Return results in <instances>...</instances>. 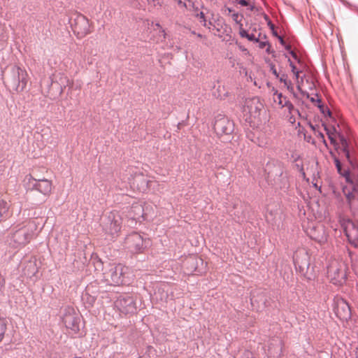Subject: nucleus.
I'll list each match as a JSON object with an SVG mask.
<instances>
[{
	"label": "nucleus",
	"instance_id": "1",
	"mask_svg": "<svg viewBox=\"0 0 358 358\" xmlns=\"http://www.w3.org/2000/svg\"><path fill=\"white\" fill-rule=\"evenodd\" d=\"M36 229V224L34 221L29 220L26 224H17L13 227V231L8 237L9 245L14 248L25 245L33 238Z\"/></svg>",
	"mask_w": 358,
	"mask_h": 358
},
{
	"label": "nucleus",
	"instance_id": "2",
	"mask_svg": "<svg viewBox=\"0 0 358 358\" xmlns=\"http://www.w3.org/2000/svg\"><path fill=\"white\" fill-rule=\"evenodd\" d=\"M150 240L144 239L138 232H133L125 238V245L131 253H142L149 245Z\"/></svg>",
	"mask_w": 358,
	"mask_h": 358
},
{
	"label": "nucleus",
	"instance_id": "3",
	"mask_svg": "<svg viewBox=\"0 0 358 358\" xmlns=\"http://www.w3.org/2000/svg\"><path fill=\"white\" fill-rule=\"evenodd\" d=\"M28 75L24 69L15 66L11 69V77L9 81L10 86L16 92L23 91L27 84Z\"/></svg>",
	"mask_w": 358,
	"mask_h": 358
},
{
	"label": "nucleus",
	"instance_id": "4",
	"mask_svg": "<svg viewBox=\"0 0 358 358\" xmlns=\"http://www.w3.org/2000/svg\"><path fill=\"white\" fill-rule=\"evenodd\" d=\"M69 23L74 34L78 38H83L90 33V23L87 18L81 14L71 17Z\"/></svg>",
	"mask_w": 358,
	"mask_h": 358
},
{
	"label": "nucleus",
	"instance_id": "5",
	"mask_svg": "<svg viewBox=\"0 0 358 358\" xmlns=\"http://www.w3.org/2000/svg\"><path fill=\"white\" fill-rule=\"evenodd\" d=\"M101 226L106 234L114 236L120 231L121 218L118 215L110 212L102 219Z\"/></svg>",
	"mask_w": 358,
	"mask_h": 358
},
{
	"label": "nucleus",
	"instance_id": "6",
	"mask_svg": "<svg viewBox=\"0 0 358 358\" xmlns=\"http://www.w3.org/2000/svg\"><path fill=\"white\" fill-rule=\"evenodd\" d=\"M28 189L30 190H36L44 196L48 195L52 190V183L47 179H35L31 175L27 176Z\"/></svg>",
	"mask_w": 358,
	"mask_h": 358
},
{
	"label": "nucleus",
	"instance_id": "7",
	"mask_svg": "<svg viewBox=\"0 0 358 358\" xmlns=\"http://www.w3.org/2000/svg\"><path fill=\"white\" fill-rule=\"evenodd\" d=\"M213 127L217 135H229L233 132L234 124L228 117L219 114L215 118Z\"/></svg>",
	"mask_w": 358,
	"mask_h": 358
},
{
	"label": "nucleus",
	"instance_id": "8",
	"mask_svg": "<svg viewBox=\"0 0 358 358\" xmlns=\"http://www.w3.org/2000/svg\"><path fill=\"white\" fill-rule=\"evenodd\" d=\"M115 306L124 314H134L137 310L136 301L128 295L119 296L115 301Z\"/></svg>",
	"mask_w": 358,
	"mask_h": 358
},
{
	"label": "nucleus",
	"instance_id": "9",
	"mask_svg": "<svg viewBox=\"0 0 358 358\" xmlns=\"http://www.w3.org/2000/svg\"><path fill=\"white\" fill-rule=\"evenodd\" d=\"M270 299V296H268L267 293L261 289L251 293L250 301L252 306L257 304L259 307H260V305L264 308L268 307L271 306Z\"/></svg>",
	"mask_w": 358,
	"mask_h": 358
},
{
	"label": "nucleus",
	"instance_id": "10",
	"mask_svg": "<svg viewBox=\"0 0 358 358\" xmlns=\"http://www.w3.org/2000/svg\"><path fill=\"white\" fill-rule=\"evenodd\" d=\"M124 269L125 268L121 264L112 266L110 268L108 277L110 278L111 284L120 285L124 282Z\"/></svg>",
	"mask_w": 358,
	"mask_h": 358
},
{
	"label": "nucleus",
	"instance_id": "11",
	"mask_svg": "<svg viewBox=\"0 0 358 358\" xmlns=\"http://www.w3.org/2000/svg\"><path fill=\"white\" fill-rule=\"evenodd\" d=\"M283 173L284 169L282 165L277 164L273 166L272 169L268 171V178L272 179L275 184L278 185L282 183L285 180V178L283 176Z\"/></svg>",
	"mask_w": 358,
	"mask_h": 358
},
{
	"label": "nucleus",
	"instance_id": "12",
	"mask_svg": "<svg viewBox=\"0 0 358 358\" xmlns=\"http://www.w3.org/2000/svg\"><path fill=\"white\" fill-rule=\"evenodd\" d=\"M310 238L320 244H323L327 241V234L323 227H313L308 232Z\"/></svg>",
	"mask_w": 358,
	"mask_h": 358
},
{
	"label": "nucleus",
	"instance_id": "13",
	"mask_svg": "<svg viewBox=\"0 0 358 358\" xmlns=\"http://www.w3.org/2000/svg\"><path fill=\"white\" fill-rule=\"evenodd\" d=\"M262 104L257 99L246 101L244 106V112L250 114V117H256L259 115Z\"/></svg>",
	"mask_w": 358,
	"mask_h": 358
},
{
	"label": "nucleus",
	"instance_id": "14",
	"mask_svg": "<svg viewBox=\"0 0 358 358\" xmlns=\"http://www.w3.org/2000/svg\"><path fill=\"white\" fill-rule=\"evenodd\" d=\"M336 314L342 320H348L351 317V310L346 301H341L338 303Z\"/></svg>",
	"mask_w": 358,
	"mask_h": 358
},
{
	"label": "nucleus",
	"instance_id": "15",
	"mask_svg": "<svg viewBox=\"0 0 358 358\" xmlns=\"http://www.w3.org/2000/svg\"><path fill=\"white\" fill-rule=\"evenodd\" d=\"M143 208L141 204H133L129 211V217L138 222H141V218H143Z\"/></svg>",
	"mask_w": 358,
	"mask_h": 358
},
{
	"label": "nucleus",
	"instance_id": "16",
	"mask_svg": "<svg viewBox=\"0 0 358 358\" xmlns=\"http://www.w3.org/2000/svg\"><path fill=\"white\" fill-rule=\"evenodd\" d=\"M268 354L273 357H280L282 353V343L280 340H273L268 345Z\"/></svg>",
	"mask_w": 358,
	"mask_h": 358
},
{
	"label": "nucleus",
	"instance_id": "17",
	"mask_svg": "<svg viewBox=\"0 0 358 358\" xmlns=\"http://www.w3.org/2000/svg\"><path fill=\"white\" fill-rule=\"evenodd\" d=\"M338 136L339 138L340 143L342 146L343 152L345 154V156L348 161L349 162V163L352 165L353 163L351 158L349 142L342 134L338 133Z\"/></svg>",
	"mask_w": 358,
	"mask_h": 358
},
{
	"label": "nucleus",
	"instance_id": "18",
	"mask_svg": "<svg viewBox=\"0 0 358 358\" xmlns=\"http://www.w3.org/2000/svg\"><path fill=\"white\" fill-rule=\"evenodd\" d=\"M78 320L74 317H67L65 320L66 326L73 331H78L79 330Z\"/></svg>",
	"mask_w": 358,
	"mask_h": 358
},
{
	"label": "nucleus",
	"instance_id": "19",
	"mask_svg": "<svg viewBox=\"0 0 358 358\" xmlns=\"http://www.w3.org/2000/svg\"><path fill=\"white\" fill-rule=\"evenodd\" d=\"M8 320L0 316V342L3 340L7 330Z\"/></svg>",
	"mask_w": 358,
	"mask_h": 358
},
{
	"label": "nucleus",
	"instance_id": "20",
	"mask_svg": "<svg viewBox=\"0 0 358 358\" xmlns=\"http://www.w3.org/2000/svg\"><path fill=\"white\" fill-rule=\"evenodd\" d=\"M317 108L320 109L321 113L324 115H328L329 117L331 116V112L328 107L324 106L323 103H322V100L320 98L317 99Z\"/></svg>",
	"mask_w": 358,
	"mask_h": 358
},
{
	"label": "nucleus",
	"instance_id": "21",
	"mask_svg": "<svg viewBox=\"0 0 358 358\" xmlns=\"http://www.w3.org/2000/svg\"><path fill=\"white\" fill-rule=\"evenodd\" d=\"M196 17L199 18L200 23L202 24L203 26L208 27L210 29V25L212 24L211 22H207V20L205 17V14L203 12L201 11L196 13Z\"/></svg>",
	"mask_w": 358,
	"mask_h": 358
},
{
	"label": "nucleus",
	"instance_id": "22",
	"mask_svg": "<svg viewBox=\"0 0 358 358\" xmlns=\"http://www.w3.org/2000/svg\"><path fill=\"white\" fill-rule=\"evenodd\" d=\"M330 155L334 158V164H335V166H336L338 173L340 175L342 174L343 172L342 171V165H341L340 160L338 159V157H336V156L334 155V153L333 152L331 151Z\"/></svg>",
	"mask_w": 358,
	"mask_h": 358
},
{
	"label": "nucleus",
	"instance_id": "23",
	"mask_svg": "<svg viewBox=\"0 0 358 358\" xmlns=\"http://www.w3.org/2000/svg\"><path fill=\"white\" fill-rule=\"evenodd\" d=\"M322 126H324V129L326 131V133L328 136V138H329L331 143L333 144L334 146H338V143H336V140L333 137L332 134L331 133L330 130L328 129L327 125L323 123Z\"/></svg>",
	"mask_w": 358,
	"mask_h": 358
},
{
	"label": "nucleus",
	"instance_id": "24",
	"mask_svg": "<svg viewBox=\"0 0 358 358\" xmlns=\"http://www.w3.org/2000/svg\"><path fill=\"white\" fill-rule=\"evenodd\" d=\"M284 99H285V103L283 105H282V108L287 107L289 112L291 113L292 110H293L294 109V105L289 100H287L286 97H284Z\"/></svg>",
	"mask_w": 358,
	"mask_h": 358
},
{
	"label": "nucleus",
	"instance_id": "25",
	"mask_svg": "<svg viewBox=\"0 0 358 358\" xmlns=\"http://www.w3.org/2000/svg\"><path fill=\"white\" fill-rule=\"evenodd\" d=\"M341 175L343 176L345 178V181L348 183L353 184V181H352V180L350 178V173L349 170L344 171L343 173L342 174H341Z\"/></svg>",
	"mask_w": 358,
	"mask_h": 358
},
{
	"label": "nucleus",
	"instance_id": "26",
	"mask_svg": "<svg viewBox=\"0 0 358 358\" xmlns=\"http://www.w3.org/2000/svg\"><path fill=\"white\" fill-rule=\"evenodd\" d=\"M231 17L233 19V20L236 23L238 24L239 26H241V24H243L241 23V20H242V18L243 17V15L241 16V19H239V15L238 13H234L232 14L231 15Z\"/></svg>",
	"mask_w": 358,
	"mask_h": 358
},
{
	"label": "nucleus",
	"instance_id": "27",
	"mask_svg": "<svg viewBox=\"0 0 358 358\" xmlns=\"http://www.w3.org/2000/svg\"><path fill=\"white\" fill-rule=\"evenodd\" d=\"M345 195V197L347 199V200L350 202L352 199H355V196L352 193V192L351 191H348V192H346V189L345 188H343V189Z\"/></svg>",
	"mask_w": 358,
	"mask_h": 358
},
{
	"label": "nucleus",
	"instance_id": "28",
	"mask_svg": "<svg viewBox=\"0 0 358 358\" xmlns=\"http://www.w3.org/2000/svg\"><path fill=\"white\" fill-rule=\"evenodd\" d=\"M280 80V82L282 83L284 85H287V82L289 81L287 80V75L285 73H282L281 75L279 74V77L278 78Z\"/></svg>",
	"mask_w": 358,
	"mask_h": 358
},
{
	"label": "nucleus",
	"instance_id": "29",
	"mask_svg": "<svg viewBox=\"0 0 358 358\" xmlns=\"http://www.w3.org/2000/svg\"><path fill=\"white\" fill-rule=\"evenodd\" d=\"M239 34L242 38H246L248 37V31L243 28V24H241L239 26Z\"/></svg>",
	"mask_w": 358,
	"mask_h": 358
},
{
	"label": "nucleus",
	"instance_id": "30",
	"mask_svg": "<svg viewBox=\"0 0 358 358\" xmlns=\"http://www.w3.org/2000/svg\"><path fill=\"white\" fill-rule=\"evenodd\" d=\"M247 39L250 41H253L255 43L259 42V36L256 37L254 34H248Z\"/></svg>",
	"mask_w": 358,
	"mask_h": 358
},
{
	"label": "nucleus",
	"instance_id": "31",
	"mask_svg": "<svg viewBox=\"0 0 358 358\" xmlns=\"http://www.w3.org/2000/svg\"><path fill=\"white\" fill-rule=\"evenodd\" d=\"M260 37H261V34L259 33V39H260ZM258 43H259V47L261 49H263L264 48H265L266 46H267L269 44V42L268 41H261L260 40H259Z\"/></svg>",
	"mask_w": 358,
	"mask_h": 358
},
{
	"label": "nucleus",
	"instance_id": "32",
	"mask_svg": "<svg viewBox=\"0 0 358 358\" xmlns=\"http://www.w3.org/2000/svg\"><path fill=\"white\" fill-rule=\"evenodd\" d=\"M270 69H271V71L272 72V73L275 76V78L279 77V73H278V71L275 67V65L273 64H270Z\"/></svg>",
	"mask_w": 358,
	"mask_h": 358
},
{
	"label": "nucleus",
	"instance_id": "33",
	"mask_svg": "<svg viewBox=\"0 0 358 358\" xmlns=\"http://www.w3.org/2000/svg\"><path fill=\"white\" fill-rule=\"evenodd\" d=\"M5 286V279L3 276L0 273V292H3Z\"/></svg>",
	"mask_w": 358,
	"mask_h": 358
},
{
	"label": "nucleus",
	"instance_id": "34",
	"mask_svg": "<svg viewBox=\"0 0 358 358\" xmlns=\"http://www.w3.org/2000/svg\"><path fill=\"white\" fill-rule=\"evenodd\" d=\"M315 134L317 135V136L322 139V142L324 143L325 145H327L324 138V135L322 131H319L318 129Z\"/></svg>",
	"mask_w": 358,
	"mask_h": 358
},
{
	"label": "nucleus",
	"instance_id": "35",
	"mask_svg": "<svg viewBox=\"0 0 358 358\" xmlns=\"http://www.w3.org/2000/svg\"><path fill=\"white\" fill-rule=\"evenodd\" d=\"M285 57L288 59V62H289V66L291 67L292 71H294L296 69V66L294 64V63L292 62V61L290 59V58L288 57V55L287 54H285Z\"/></svg>",
	"mask_w": 358,
	"mask_h": 358
},
{
	"label": "nucleus",
	"instance_id": "36",
	"mask_svg": "<svg viewBox=\"0 0 358 358\" xmlns=\"http://www.w3.org/2000/svg\"><path fill=\"white\" fill-rule=\"evenodd\" d=\"M284 85L289 92H293L294 87L291 80L288 81L287 84Z\"/></svg>",
	"mask_w": 358,
	"mask_h": 358
},
{
	"label": "nucleus",
	"instance_id": "37",
	"mask_svg": "<svg viewBox=\"0 0 358 358\" xmlns=\"http://www.w3.org/2000/svg\"><path fill=\"white\" fill-rule=\"evenodd\" d=\"M236 1L242 6H249V2L247 0H236Z\"/></svg>",
	"mask_w": 358,
	"mask_h": 358
},
{
	"label": "nucleus",
	"instance_id": "38",
	"mask_svg": "<svg viewBox=\"0 0 358 358\" xmlns=\"http://www.w3.org/2000/svg\"><path fill=\"white\" fill-rule=\"evenodd\" d=\"M266 52L268 54H272L273 57H275V52H274V51H272V50H271V45H270V43L267 45V48H266Z\"/></svg>",
	"mask_w": 358,
	"mask_h": 358
},
{
	"label": "nucleus",
	"instance_id": "39",
	"mask_svg": "<svg viewBox=\"0 0 358 358\" xmlns=\"http://www.w3.org/2000/svg\"><path fill=\"white\" fill-rule=\"evenodd\" d=\"M278 98L279 99V101H278V104L282 106V105H283L284 103H282V98L284 99L282 93H278Z\"/></svg>",
	"mask_w": 358,
	"mask_h": 358
},
{
	"label": "nucleus",
	"instance_id": "40",
	"mask_svg": "<svg viewBox=\"0 0 358 358\" xmlns=\"http://www.w3.org/2000/svg\"><path fill=\"white\" fill-rule=\"evenodd\" d=\"M309 125L311 129L315 132V134H316L319 129V126L317 124L313 125V124H310Z\"/></svg>",
	"mask_w": 358,
	"mask_h": 358
},
{
	"label": "nucleus",
	"instance_id": "41",
	"mask_svg": "<svg viewBox=\"0 0 358 358\" xmlns=\"http://www.w3.org/2000/svg\"><path fill=\"white\" fill-rule=\"evenodd\" d=\"M278 39L280 42V43L282 45H285L286 44L285 40L283 39V38L280 36H278Z\"/></svg>",
	"mask_w": 358,
	"mask_h": 358
},
{
	"label": "nucleus",
	"instance_id": "42",
	"mask_svg": "<svg viewBox=\"0 0 358 358\" xmlns=\"http://www.w3.org/2000/svg\"><path fill=\"white\" fill-rule=\"evenodd\" d=\"M268 26L269 27V28L271 29V31H273V29H275V26L274 24L271 22V20H268Z\"/></svg>",
	"mask_w": 358,
	"mask_h": 358
},
{
	"label": "nucleus",
	"instance_id": "43",
	"mask_svg": "<svg viewBox=\"0 0 358 358\" xmlns=\"http://www.w3.org/2000/svg\"><path fill=\"white\" fill-rule=\"evenodd\" d=\"M292 58H293L294 59H295L297 62H299V63H300V62H301V59L298 57V55H296V53L292 56Z\"/></svg>",
	"mask_w": 358,
	"mask_h": 358
},
{
	"label": "nucleus",
	"instance_id": "44",
	"mask_svg": "<svg viewBox=\"0 0 358 358\" xmlns=\"http://www.w3.org/2000/svg\"><path fill=\"white\" fill-rule=\"evenodd\" d=\"M301 94L303 96H306V98H308H308H310V94H309V93H308V92H305V91H303H303H301Z\"/></svg>",
	"mask_w": 358,
	"mask_h": 358
},
{
	"label": "nucleus",
	"instance_id": "45",
	"mask_svg": "<svg viewBox=\"0 0 358 358\" xmlns=\"http://www.w3.org/2000/svg\"><path fill=\"white\" fill-rule=\"evenodd\" d=\"M292 73L294 74L296 79H298L299 76L300 71L296 69L294 71H292Z\"/></svg>",
	"mask_w": 358,
	"mask_h": 358
},
{
	"label": "nucleus",
	"instance_id": "46",
	"mask_svg": "<svg viewBox=\"0 0 358 358\" xmlns=\"http://www.w3.org/2000/svg\"><path fill=\"white\" fill-rule=\"evenodd\" d=\"M284 47H285V50H287L288 52H289L290 50H292V49H291V45H289V44H285V45H284Z\"/></svg>",
	"mask_w": 358,
	"mask_h": 358
},
{
	"label": "nucleus",
	"instance_id": "47",
	"mask_svg": "<svg viewBox=\"0 0 358 358\" xmlns=\"http://www.w3.org/2000/svg\"><path fill=\"white\" fill-rule=\"evenodd\" d=\"M291 94H292L293 96L297 99H299V96L298 94L294 92V90H293V92H290Z\"/></svg>",
	"mask_w": 358,
	"mask_h": 358
},
{
	"label": "nucleus",
	"instance_id": "48",
	"mask_svg": "<svg viewBox=\"0 0 358 358\" xmlns=\"http://www.w3.org/2000/svg\"><path fill=\"white\" fill-rule=\"evenodd\" d=\"M272 34H273V36H276L277 38H278V36H279V35L278 34L277 31H275V29H273V31H272Z\"/></svg>",
	"mask_w": 358,
	"mask_h": 358
},
{
	"label": "nucleus",
	"instance_id": "49",
	"mask_svg": "<svg viewBox=\"0 0 358 358\" xmlns=\"http://www.w3.org/2000/svg\"><path fill=\"white\" fill-rule=\"evenodd\" d=\"M309 99L312 103L317 102V99H315L314 97H310Z\"/></svg>",
	"mask_w": 358,
	"mask_h": 358
},
{
	"label": "nucleus",
	"instance_id": "50",
	"mask_svg": "<svg viewBox=\"0 0 358 358\" xmlns=\"http://www.w3.org/2000/svg\"><path fill=\"white\" fill-rule=\"evenodd\" d=\"M289 54L292 57L294 55L296 54V52L292 50L289 52Z\"/></svg>",
	"mask_w": 358,
	"mask_h": 358
},
{
	"label": "nucleus",
	"instance_id": "51",
	"mask_svg": "<svg viewBox=\"0 0 358 358\" xmlns=\"http://www.w3.org/2000/svg\"><path fill=\"white\" fill-rule=\"evenodd\" d=\"M254 8H255V6H253V5H250V7H249V10H251V11L253 10Z\"/></svg>",
	"mask_w": 358,
	"mask_h": 358
},
{
	"label": "nucleus",
	"instance_id": "52",
	"mask_svg": "<svg viewBox=\"0 0 358 358\" xmlns=\"http://www.w3.org/2000/svg\"><path fill=\"white\" fill-rule=\"evenodd\" d=\"M297 90L300 92V93L301 92V91H303L299 85L297 86Z\"/></svg>",
	"mask_w": 358,
	"mask_h": 358
},
{
	"label": "nucleus",
	"instance_id": "53",
	"mask_svg": "<svg viewBox=\"0 0 358 358\" xmlns=\"http://www.w3.org/2000/svg\"><path fill=\"white\" fill-rule=\"evenodd\" d=\"M352 191H354V192L357 191V187H354L353 189H352Z\"/></svg>",
	"mask_w": 358,
	"mask_h": 358
},
{
	"label": "nucleus",
	"instance_id": "54",
	"mask_svg": "<svg viewBox=\"0 0 358 358\" xmlns=\"http://www.w3.org/2000/svg\"><path fill=\"white\" fill-rule=\"evenodd\" d=\"M269 167H270V166H268H268H267V168H266V169H265V171H267V169H268Z\"/></svg>",
	"mask_w": 358,
	"mask_h": 358
},
{
	"label": "nucleus",
	"instance_id": "55",
	"mask_svg": "<svg viewBox=\"0 0 358 358\" xmlns=\"http://www.w3.org/2000/svg\"><path fill=\"white\" fill-rule=\"evenodd\" d=\"M74 358H82V357H75Z\"/></svg>",
	"mask_w": 358,
	"mask_h": 358
},
{
	"label": "nucleus",
	"instance_id": "56",
	"mask_svg": "<svg viewBox=\"0 0 358 358\" xmlns=\"http://www.w3.org/2000/svg\"><path fill=\"white\" fill-rule=\"evenodd\" d=\"M138 358H141V357H138Z\"/></svg>",
	"mask_w": 358,
	"mask_h": 358
}]
</instances>
